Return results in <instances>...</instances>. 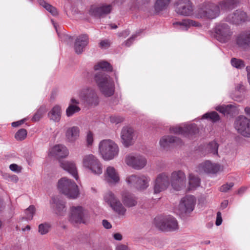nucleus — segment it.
Here are the masks:
<instances>
[{
    "mask_svg": "<svg viewBox=\"0 0 250 250\" xmlns=\"http://www.w3.org/2000/svg\"><path fill=\"white\" fill-rule=\"evenodd\" d=\"M238 2L239 0H223L218 4L204 3L194 11V17L197 19L213 20L220 16L221 11L232 10Z\"/></svg>",
    "mask_w": 250,
    "mask_h": 250,
    "instance_id": "f257e3e1",
    "label": "nucleus"
},
{
    "mask_svg": "<svg viewBox=\"0 0 250 250\" xmlns=\"http://www.w3.org/2000/svg\"><path fill=\"white\" fill-rule=\"evenodd\" d=\"M95 70H100L97 72L94 77V80L101 93L105 97H110L114 93V83L112 79L106 73L104 72H112L113 68L107 62H99L94 66Z\"/></svg>",
    "mask_w": 250,
    "mask_h": 250,
    "instance_id": "f03ea898",
    "label": "nucleus"
},
{
    "mask_svg": "<svg viewBox=\"0 0 250 250\" xmlns=\"http://www.w3.org/2000/svg\"><path fill=\"white\" fill-rule=\"evenodd\" d=\"M99 151L104 160L109 161L118 155L119 150L118 146L114 141L105 139L100 142Z\"/></svg>",
    "mask_w": 250,
    "mask_h": 250,
    "instance_id": "7ed1b4c3",
    "label": "nucleus"
},
{
    "mask_svg": "<svg viewBox=\"0 0 250 250\" xmlns=\"http://www.w3.org/2000/svg\"><path fill=\"white\" fill-rule=\"evenodd\" d=\"M58 187L59 191L70 199H76L79 194L78 186L72 180L66 177L59 180Z\"/></svg>",
    "mask_w": 250,
    "mask_h": 250,
    "instance_id": "20e7f679",
    "label": "nucleus"
},
{
    "mask_svg": "<svg viewBox=\"0 0 250 250\" xmlns=\"http://www.w3.org/2000/svg\"><path fill=\"white\" fill-rule=\"evenodd\" d=\"M154 224L159 230L165 232L174 231L179 228L177 220L170 215L155 217Z\"/></svg>",
    "mask_w": 250,
    "mask_h": 250,
    "instance_id": "39448f33",
    "label": "nucleus"
},
{
    "mask_svg": "<svg viewBox=\"0 0 250 250\" xmlns=\"http://www.w3.org/2000/svg\"><path fill=\"white\" fill-rule=\"evenodd\" d=\"M79 96L85 105L93 107L100 103V98L96 89L92 86H86L79 92Z\"/></svg>",
    "mask_w": 250,
    "mask_h": 250,
    "instance_id": "423d86ee",
    "label": "nucleus"
},
{
    "mask_svg": "<svg viewBox=\"0 0 250 250\" xmlns=\"http://www.w3.org/2000/svg\"><path fill=\"white\" fill-rule=\"evenodd\" d=\"M213 31L214 38L222 43L229 42L233 35L230 26L224 22L216 23L213 28Z\"/></svg>",
    "mask_w": 250,
    "mask_h": 250,
    "instance_id": "0eeeda50",
    "label": "nucleus"
},
{
    "mask_svg": "<svg viewBox=\"0 0 250 250\" xmlns=\"http://www.w3.org/2000/svg\"><path fill=\"white\" fill-rule=\"evenodd\" d=\"M82 164L84 167L94 175H100L103 172L102 165L100 160L92 154L83 156Z\"/></svg>",
    "mask_w": 250,
    "mask_h": 250,
    "instance_id": "6e6552de",
    "label": "nucleus"
},
{
    "mask_svg": "<svg viewBox=\"0 0 250 250\" xmlns=\"http://www.w3.org/2000/svg\"><path fill=\"white\" fill-rule=\"evenodd\" d=\"M169 131L171 133L181 135L188 138H193L199 132L197 125L194 124H183L170 127Z\"/></svg>",
    "mask_w": 250,
    "mask_h": 250,
    "instance_id": "1a4fd4ad",
    "label": "nucleus"
},
{
    "mask_svg": "<svg viewBox=\"0 0 250 250\" xmlns=\"http://www.w3.org/2000/svg\"><path fill=\"white\" fill-rule=\"evenodd\" d=\"M70 211L69 221L73 224H84L89 217L87 210L81 206L72 207Z\"/></svg>",
    "mask_w": 250,
    "mask_h": 250,
    "instance_id": "9d476101",
    "label": "nucleus"
},
{
    "mask_svg": "<svg viewBox=\"0 0 250 250\" xmlns=\"http://www.w3.org/2000/svg\"><path fill=\"white\" fill-rule=\"evenodd\" d=\"M234 126L238 133L245 137L250 138V119L244 115H240L235 120Z\"/></svg>",
    "mask_w": 250,
    "mask_h": 250,
    "instance_id": "9b49d317",
    "label": "nucleus"
},
{
    "mask_svg": "<svg viewBox=\"0 0 250 250\" xmlns=\"http://www.w3.org/2000/svg\"><path fill=\"white\" fill-rule=\"evenodd\" d=\"M150 178L146 175H132L126 179V182L140 190L146 189L149 186Z\"/></svg>",
    "mask_w": 250,
    "mask_h": 250,
    "instance_id": "f8f14e48",
    "label": "nucleus"
},
{
    "mask_svg": "<svg viewBox=\"0 0 250 250\" xmlns=\"http://www.w3.org/2000/svg\"><path fill=\"white\" fill-rule=\"evenodd\" d=\"M112 10L111 4H101L98 5H91L89 10V14L93 17L101 18L110 13Z\"/></svg>",
    "mask_w": 250,
    "mask_h": 250,
    "instance_id": "ddd939ff",
    "label": "nucleus"
},
{
    "mask_svg": "<svg viewBox=\"0 0 250 250\" xmlns=\"http://www.w3.org/2000/svg\"><path fill=\"white\" fill-rule=\"evenodd\" d=\"M170 183L172 188L177 191L184 188L186 184V175L181 170L174 171L172 172Z\"/></svg>",
    "mask_w": 250,
    "mask_h": 250,
    "instance_id": "4468645a",
    "label": "nucleus"
},
{
    "mask_svg": "<svg viewBox=\"0 0 250 250\" xmlns=\"http://www.w3.org/2000/svg\"><path fill=\"white\" fill-rule=\"evenodd\" d=\"M175 11L184 16H194L193 6L189 0H178L176 3Z\"/></svg>",
    "mask_w": 250,
    "mask_h": 250,
    "instance_id": "2eb2a0df",
    "label": "nucleus"
},
{
    "mask_svg": "<svg viewBox=\"0 0 250 250\" xmlns=\"http://www.w3.org/2000/svg\"><path fill=\"white\" fill-rule=\"evenodd\" d=\"M221 167L218 164L213 163L210 161H206L199 165L197 171L201 174H216L221 170Z\"/></svg>",
    "mask_w": 250,
    "mask_h": 250,
    "instance_id": "dca6fc26",
    "label": "nucleus"
},
{
    "mask_svg": "<svg viewBox=\"0 0 250 250\" xmlns=\"http://www.w3.org/2000/svg\"><path fill=\"white\" fill-rule=\"evenodd\" d=\"M105 201L116 212L120 215H124L125 210L121 202L117 199L111 192H107L104 197Z\"/></svg>",
    "mask_w": 250,
    "mask_h": 250,
    "instance_id": "f3484780",
    "label": "nucleus"
},
{
    "mask_svg": "<svg viewBox=\"0 0 250 250\" xmlns=\"http://www.w3.org/2000/svg\"><path fill=\"white\" fill-rule=\"evenodd\" d=\"M170 184L167 173H162L159 174L155 180L154 185V193L158 194L167 189Z\"/></svg>",
    "mask_w": 250,
    "mask_h": 250,
    "instance_id": "a211bd4d",
    "label": "nucleus"
},
{
    "mask_svg": "<svg viewBox=\"0 0 250 250\" xmlns=\"http://www.w3.org/2000/svg\"><path fill=\"white\" fill-rule=\"evenodd\" d=\"M236 45L243 50L250 47V29L243 31L238 34L235 40Z\"/></svg>",
    "mask_w": 250,
    "mask_h": 250,
    "instance_id": "6ab92c4d",
    "label": "nucleus"
},
{
    "mask_svg": "<svg viewBox=\"0 0 250 250\" xmlns=\"http://www.w3.org/2000/svg\"><path fill=\"white\" fill-rule=\"evenodd\" d=\"M126 163L136 169H141L146 164V160L140 154L130 155L126 157Z\"/></svg>",
    "mask_w": 250,
    "mask_h": 250,
    "instance_id": "aec40b11",
    "label": "nucleus"
},
{
    "mask_svg": "<svg viewBox=\"0 0 250 250\" xmlns=\"http://www.w3.org/2000/svg\"><path fill=\"white\" fill-rule=\"evenodd\" d=\"M196 199L193 195H187L183 197L179 205V210L182 213H190L194 208Z\"/></svg>",
    "mask_w": 250,
    "mask_h": 250,
    "instance_id": "412c9836",
    "label": "nucleus"
},
{
    "mask_svg": "<svg viewBox=\"0 0 250 250\" xmlns=\"http://www.w3.org/2000/svg\"><path fill=\"white\" fill-rule=\"evenodd\" d=\"M227 21L238 25L249 21V17L246 12L241 10H237L226 18Z\"/></svg>",
    "mask_w": 250,
    "mask_h": 250,
    "instance_id": "4be33fe9",
    "label": "nucleus"
},
{
    "mask_svg": "<svg viewBox=\"0 0 250 250\" xmlns=\"http://www.w3.org/2000/svg\"><path fill=\"white\" fill-rule=\"evenodd\" d=\"M215 109L224 116H227L232 117L239 113L238 106L235 104L217 105Z\"/></svg>",
    "mask_w": 250,
    "mask_h": 250,
    "instance_id": "5701e85b",
    "label": "nucleus"
},
{
    "mask_svg": "<svg viewBox=\"0 0 250 250\" xmlns=\"http://www.w3.org/2000/svg\"><path fill=\"white\" fill-rule=\"evenodd\" d=\"M173 26L181 30L188 31L191 27H200L201 23L189 19H185L181 21H176L173 23Z\"/></svg>",
    "mask_w": 250,
    "mask_h": 250,
    "instance_id": "b1692460",
    "label": "nucleus"
},
{
    "mask_svg": "<svg viewBox=\"0 0 250 250\" xmlns=\"http://www.w3.org/2000/svg\"><path fill=\"white\" fill-rule=\"evenodd\" d=\"M50 203L51 207L58 215L62 216L65 214L66 211L65 203L62 199L58 196H54L52 197Z\"/></svg>",
    "mask_w": 250,
    "mask_h": 250,
    "instance_id": "393cba45",
    "label": "nucleus"
},
{
    "mask_svg": "<svg viewBox=\"0 0 250 250\" xmlns=\"http://www.w3.org/2000/svg\"><path fill=\"white\" fill-rule=\"evenodd\" d=\"M105 181L110 185H115L119 183L120 177L114 167H108L104 173Z\"/></svg>",
    "mask_w": 250,
    "mask_h": 250,
    "instance_id": "a878e982",
    "label": "nucleus"
},
{
    "mask_svg": "<svg viewBox=\"0 0 250 250\" xmlns=\"http://www.w3.org/2000/svg\"><path fill=\"white\" fill-rule=\"evenodd\" d=\"M89 42V38L86 34H82L78 36L75 42L74 49L75 52L78 54H81L85 47Z\"/></svg>",
    "mask_w": 250,
    "mask_h": 250,
    "instance_id": "bb28decb",
    "label": "nucleus"
},
{
    "mask_svg": "<svg viewBox=\"0 0 250 250\" xmlns=\"http://www.w3.org/2000/svg\"><path fill=\"white\" fill-rule=\"evenodd\" d=\"M181 139L172 135H166L161 138L159 144L161 147L164 149L167 148L171 144L175 143L176 145L182 144Z\"/></svg>",
    "mask_w": 250,
    "mask_h": 250,
    "instance_id": "cd10ccee",
    "label": "nucleus"
},
{
    "mask_svg": "<svg viewBox=\"0 0 250 250\" xmlns=\"http://www.w3.org/2000/svg\"><path fill=\"white\" fill-rule=\"evenodd\" d=\"M219 145L215 141L209 142L205 146V148L201 147V150L202 152V155H206L208 154H211L213 155H218V149Z\"/></svg>",
    "mask_w": 250,
    "mask_h": 250,
    "instance_id": "c85d7f7f",
    "label": "nucleus"
},
{
    "mask_svg": "<svg viewBox=\"0 0 250 250\" xmlns=\"http://www.w3.org/2000/svg\"><path fill=\"white\" fill-rule=\"evenodd\" d=\"M80 135V129L78 126H72L67 129L65 132V137L67 141L73 143L77 140Z\"/></svg>",
    "mask_w": 250,
    "mask_h": 250,
    "instance_id": "c756f323",
    "label": "nucleus"
},
{
    "mask_svg": "<svg viewBox=\"0 0 250 250\" xmlns=\"http://www.w3.org/2000/svg\"><path fill=\"white\" fill-rule=\"evenodd\" d=\"M60 166L65 170L68 171L76 180L78 178L77 170L75 164L72 162L61 161Z\"/></svg>",
    "mask_w": 250,
    "mask_h": 250,
    "instance_id": "7c9ffc66",
    "label": "nucleus"
},
{
    "mask_svg": "<svg viewBox=\"0 0 250 250\" xmlns=\"http://www.w3.org/2000/svg\"><path fill=\"white\" fill-rule=\"evenodd\" d=\"M50 153L59 158H63L68 155V150L66 146L62 145L55 146L51 150Z\"/></svg>",
    "mask_w": 250,
    "mask_h": 250,
    "instance_id": "2f4dec72",
    "label": "nucleus"
},
{
    "mask_svg": "<svg viewBox=\"0 0 250 250\" xmlns=\"http://www.w3.org/2000/svg\"><path fill=\"white\" fill-rule=\"evenodd\" d=\"M62 110L60 106H54L48 114L49 119L55 122H59L61 117Z\"/></svg>",
    "mask_w": 250,
    "mask_h": 250,
    "instance_id": "473e14b6",
    "label": "nucleus"
},
{
    "mask_svg": "<svg viewBox=\"0 0 250 250\" xmlns=\"http://www.w3.org/2000/svg\"><path fill=\"white\" fill-rule=\"evenodd\" d=\"M245 90V87L242 83L237 84L235 87V93L232 95V98L238 102L241 101L243 99Z\"/></svg>",
    "mask_w": 250,
    "mask_h": 250,
    "instance_id": "72a5a7b5",
    "label": "nucleus"
},
{
    "mask_svg": "<svg viewBox=\"0 0 250 250\" xmlns=\"http://www.w3.org/2000/svg\"><path fill=\"white\" fill-rule=\"evenodd\" d=\"M136 139V135L132 128L126 126V146L133 144Z\"/></svg>",
    "mask_w": 250,
    "mask_h": 250,
    "instance_id": "f704fd0d",
    "label": "nucleus"
},
{
    "mask_svg": "<svg viewBox=\"0 0 250 250\" xmlns=\"http://www.w3.org/2000/svg\"><path fill=\"white\" fill-rule=\"evenodd\" d=\"M37 1L41 6L44 8L53 16H55L58 15V12L56 8L47 3L44 0H37Z\"/></svg>",
    "mask_w": 250,
    "mask_h": 250,
    "instance_id": "c9c22d12",
    "label": "nucleus"
},
{
    "mask_svg": "<svg viewBox=\"0 0 250 250\" xmlns=\"http://www.w3.org/2000/svg\"><path fill=\"white\" fill-rule=\"evenodd\" d=\"M188 184L189 189H194L200 186V179L198 177L192 174H190L188 177Z\"/></svg>",
    "mask_w": 250,
    "mask_h": 250,
    "instance_id": "e433bc0d",
    "label": "nucleus"
},
{
    "mask_svg": "<svg viewBox=\"0 0 250 250\" xmlns=\"http://www.w3.org/2000/svg\"><path fill=\"white\" fill-rule=\"evenodd\" d=\"M170 0H156L154 3V9L156 12H159L165 9L168 5Z\"/></svg>",
    "mask_w": 250,
    "mask_h": 250,
    "instance_id": "4c0bfd02",
    "label": "nucleus"
},
{
    "mask_svg": "<svg viewBox=\"0 0 250 250\" xmlns=\"http://www.w3.org/2000/svg\"><path fill=\"white\" fill-rule=\"evenodd\" d=\"M202 119H208L212 123H216L220 120V117L216 112L211 111L204 114L202 116Z\"/></svg>",
    "mask_w": 250,
    "mask_h": 250,
    "instance_id": "58836bf2",
    "label": "nucleus"
},
{
    "mask_svg": "<svg viewBox=\"0 0 250 250\" xmlns=\"http://www.w3.org/2000/svg\"><path fill=\"white\" fill-rule=\"evenodd\" d=\"M80 110L81 108L78 105L70 104L66 110V114L67 117H71Z\"/></svg>",
    "mask_w": 250,
    "mask_h": 250,
    "instance_id": "ea45409f",
    "label": "nucleus"
},
{
    "mask_svg": "<svg viewBox=\"0 0 250 250\" xmlns=\"http://www.w3.org/2000/svg\"><path fill=\"white\" fill-rule=\"evenodd\" d=\"M230 63L233 67L237 69H241L244 68L245 66L244 62L243 60L235 58H232L231 59Z\"/></svg>",
    "mask_w": 250,
    "mask_h": 250,
    "instance_id": "a19ab883",
    "label": "nucleus"
},
{
    "mask_svg": "<svg viewBox=\"0 0 250 250\" xmlns=\"http://www.w3.org/2000/svg\"><path fill=\"white\" fill-rule=\"evenodd\" d=\"M45 112V107L44 106H41L34 114L32 120L34 122L39 121L42 117Z\"/></svg>",
    "mask_w": 250,
    "mask_h": 250,
    "instance_id": "79ce46f5",
    "label": "nucleus"
},
{
    "mask_svg": "<svg viewBox=\"0 0 250 250\" xmlns=\"http://www.w3.org/2000/svg\"><path fill=\"white\" fill-rule=\"evenodd\" d=\"M27 132L25 129L19 130L15 135V139L18 141L23 140L27 136Z\"/></svg>",
    "mask_w": 250,
    "mask_h": 250,
    "instance_id": "37998d69",
    "label": "nucleus"
},
{
    "mask_svg": "<svg viewBox=\"0 0 250 250\" xmlns=\"http://www.w3.org/2000/svg\"><path fill=\"white\" fill-rule=\"evenodd\" d=\"M36 209L33 205L30 206L26 210L25 213L26 214V218L28 220H32L33 216L35 213Z\"/></svg>",
    "mask_w": 250,
    "mask_h": 250,
    "instance_id": "c03bdc74",
    "label": "nucleus"
},
{
    "mask_svg": "<svg viewBox=\"0 0 250 250\" xmlns=\"http://www.w3.org/2000/svg\"><path fill=\"white\" fill-rule=\"evenodd\" d=\"M136 204L137 201L134 196L126 195V207H131L135 206Z\"/></svg>",
    "mask_w": 250,
    "mask_h": 250,
    "instance_id": "a18cd8bd",
    "label": "nucleus"
},
{
    "mask_svg": "<svg viewBox=\"0 0 250 250\" xmlns=\"http://www.w3.org/2000/svg\"><path fill=\"white\" fill-rule=\"evenodd\" d=\"M50 226L48 223H43L39 226V232L42 235H44L48 232Z\"/></svg>",
    "mask_w": 250,
    "mask_h": 250,
    "instance_id": "49530a36",
    "label": "nucleus"
},
{
    "mask_svg": "<svg viewBox=\"0 0 250 250\" xmlns=\"http://www.w3.org/2000/svg\"><path fill=\"white\" fill-rule=\"evenodd\" d=\"M234 186V184L232 182L229 183H227L222 185L220 188V191L223 192H226L229 190L233 186Z\"/></svg>",
    "mask_w": 250,
    "mask_h": 250,
    "instance_id": "de8ad7c7",
    "label": "nucleus"
},
{
    "mask_svg": "<svg viewBox=\"0 0 250 250\" xmlns=\"http://www.w3.org/2000/svg\"><path fill=\"white\" fill-rule=\"evenodd\" d=\"M138 35V33L134 34L128 39L126 41V47H129L137 38Z\"/></svg>",
    "mask_w": 250,
    "mask_h": 250,
    "instance_id": "09e8293b",
    "label": "nucleus"
},
{
    "mask_svg": "<svg viewBox=\"0 0 250 250\" xmlns=\"http://www.w3.org/2000/svg\"><path fill=\"white\" fill-rule=\"evenodd\" d=\"M86 142L88 146H91L92 145L93 142V135L92 132L90 131L88 132L87 134Z\"/></svg>",
    "mask_w": 250,
    "mask_h": 250,
    "instance_id": "8fccbe9b",
    "label": "nucleus"
},
{
    "mask_svg": "<svg viewBox=\"0 0 250 250\" xmlns=\"http://www.w3.org/2000/svg\"><path fill=\"white\" fill-rule=\"evenodd\" d=\"M222 214L220 211H218L216 214V219L215 221V225L217 226H219L222 224Z\"/></svg>",
    "mask_w": 250,
    "mask_h": 250,
    "instance_id": "3c124183",
    "label": "nucleus"
},
{
    "mask_svg": "<svg viewBox=\"0 0 250 250\" xmlns=\"http://www.w3.org/2000/svg\"><path fill=\"white\" fill-rule=\"evenodd\" d=\"M9 168L11 170L16 172H20L21 171V167L17 165L16 164H12L10 165Z\"/></svg>",
    "mask_w": 250,
    "mask_h": 250,
    "instance_id": "603ef678",
    "label": "nucleus"
},
{
    "mask_svg": "<svg viewBox=\"0 0 250 250\" xmlns=\"http://www.w3.org/2000/svg\"><path fill=\"white\" fill-rule=\"evenodd\" d=\"M110 121L112 123L118 124L123 121V118L120 117L111 116L110 118Z\"/></svg>",
    "mask_w": 250,
    "mask_h": 250,
    "instance_id": "864d4df0",
    "label": "nucleus"
},
{
    "mask_svg": "<svg viewBox=\"0 0 250 250\" xmlns=\"http://www.w3.org/2000/svg\"><path fill=\"white\" fill-rule=\"evenodd\" d=\"M110 44V42L109 40H106L102 41L100 43V46L102 48H108Z\"/></svg>",
    "mask_w": 250,
    "mask_h": 250,
    "instance_id": "5fc2aeb1",
    "label": "nucleus"
},
{
    "mask_svg": "<svg viewBox=\"0 0 250 250\" xmlns=\"http://www.w3.org/2000/svg\"><path fill=\"white\" fill-rule=\"evenodd\" d=\"M102 224L104 228L106 229H109L112 227L111 224L106 220H103Z\"/></svg>",
    "mask_w": 250,
    "mask_h": 250,
    "instance_id": "6e6d98bb",
    "label": "nucleus"
},
{
    "mask_svg": "<svg viewBox=\"0 0 250 250\" xmlns=\"http://www.w3.org/2000/svg\"><path fill=\"white\" fill-rule=\"evenodd\" d=\"M25 119H22L17 122H13L12 123V126L13 127H17L24 123Z\"/></svg>",
    "mask_w": 250,
    "mask_h": 250,
    "instance_id": "4d7b16f0",
    "label": "nucleus"
},
{
    "mask_svg": "<svg viewBox=\"0 0 250 250\" xmlns=\"http://www.w3.org/2000/svg\"><path fill=\"white\" fill-rule=\"evenodd\" d=\"M121 141L123 145H125V129L123 127L121 132Z\"/></svg>",
    "mask_w": 250,
    "mask_h": 250,
    "instance_id": "13d9d810",
    "label": "nucleus"
},
{
    "mask_svg": "<svg viewBox=\"0 0 250 250\" xmlns=\"http://www.w3.org/2000/svg\"><path fill=\"white\" fill-rule=\"evenodd\" d=\"M113 238L117 241H121L123 239L122 235L119 233H116L113 234Z\"/></svg>",
    "mask_w": 250,
    "mask_h": 250,
    "instance_id": "bf43d9fd",
    "label": "nucleus"
},
{
    "mask_svg": "<svg viewBox=\"0 0 250 250\" xmlns=\"http://www.w3.org/2000/svg\"><path fill=\"white\" fill-rule=\"evenodd\" d=\"M229 202L228 200L223 201L221 204V208L222 209L226 208L228 206Z\"/></svg>",
    "mask_w": 250,
    "mask_h": 250,
    "instance_id": "052dcab7",
    "label": "nucleus"
},
{
    "mask_svg": "<svg viewBox=\"0 0 250 250\" xmlns=\"http://www.w3.org/2000/svg\"><path fill=\"white\" fill-rule=\"evenodd\" d=\"M247 188L245 187H241L238 190V193L239 194L244 193L247 190Z\"/></svg>",
    "mask_w": 250,
    "mask_h": 250,
    "instance_id": "680f3d73",
    "label": "nucleus"
},
{
    "mask_svg": "<svg viewBox=\"0 0 250 250\" xmlns=\"http://www.w3.org/2000/svg\"><path fill=\"white\" fill-rule=\"evenodd\" d=\"M116 250H125V246L123 244L118 245L116 248Z\"/></svg>",
    "mask_w": 250,
    "mask_h": 250,
    "instance_id": "e2e57ef3",
    "label": "nucleus"
},
{
    "mask_svg": "<svg viewBox=\"0 0 250 250\" xmlns=\"http://www.w3.org/2000/svg\"><path fill=\"white\" fill-rule=\"evenodd\" d=\"M245 113L250 117V107L247 106L245 108Z\"/></svg>",
    "mask_w": 250,
    "mask_h": 250,
    "instance_id": "0e129e2a",
    "label": "nucleus"
},
{
    "mask_svg": "<svg viewBox=\"0 0 250 250\" xmlns=\"http://www.w3.org/2000/svg\"><path fill=\"white\" fill-rule=\"evenodd\" d=\"M71 104L76 105L79 104V101L76 100L75 99L72 98L71 99Z\"/></svg>",
    "mask_w": 250,
    "mask_h": 250,
    "instance_id": "69168bd1",
    "label": "nucleus"
},
{
    "mask_svg": "<svg viewBox=\"0 0 250 250\" xmlns=\"http://www.w3.org/2000/svg\"><path fill=\"white\" fill-rule=\"evenodd\" d=\"M210 243V241L209 240H206L202 242V244L205 245H208Z\"/></svg>",
    "mask_w": 250,
    "mask_h": 250,
    "instance_id": "338daca9",
    "label": "nucleus"
},
{
    "mask_svg": "<svg viewBox=\"0 0 250 250\" xmlns=\"http://www.w3.org/2000/svg\"><path fill=\"white\" fill-rule=\"evenodd\" d=\"M110 26L112 29H116L117 28V25L115 24H110Z\"/></svg>",
    "mask_w": 250,
    "mask_h": 250,
    "instance_id": "774afa93",
    "label": "nucleus"
}]
</instances>
